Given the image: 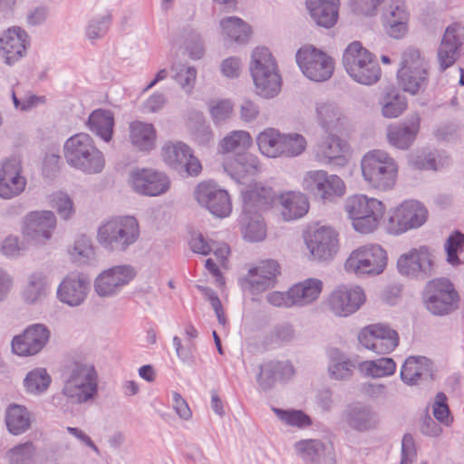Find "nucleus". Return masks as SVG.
Wrapping results in <instances>:
<instances>
[{
	"label": "nucleus",
	"mask_w": 464,
	"mask_h": 464,
	"mask_svg": "<svg viewBox=\"0 0 464 464\" xmlns=\"http://www.w3.org/2000/svg\"><path fill=\"white\" fill-rule=\"evenodd\" d=\"M243 213L245 224L244 237L250 242H259L266 236V227L261 213L268 209L276 199L272 188L261 183H254L242 190Z\"/></svg>",
	"instance_id": "1"
},
{
	"label": "nucleus",
	"mask_w": 464,
	"mask_h": 464,
	"mask_svg": "<svg viewBox=\"0 0 464 464\" xmlns=\"http://www.w3.org/2000/svg\"><path fill=\"white\" fill-rule=\"evenodd\" d=\"M63 155L68 165L86 174L100 173L105 166L102 152L87 133L81 132L70 137L64 142Z\"/></svg>",
	"instance_id": "2"
},
{
	"label": "nucleus",
	"mask_w": 464,
	"mask_h": 464,
	"mask_svg": "<svg viewBox=\"0 0 464 464\" xmlns=\"http://www.w3.org/2000/svg\"><path fill=\"white\" fill-rule=\"evenodd\" d=\"M343 65L348 75L362 85H372L381 77V68L374 55L358 41L351 43L343 54Z\"/></svg>",
	"instance_id": "3"
},
{
	"label": "nucleus",
	"mask_w": 464,
	"mask_h": 464,
	"mask_svg": "<svg viewBox=\"0 0 464 464\" xmlns=\"http://www.w3.org/2000/svg\"><path fill=\"white\" fill-rule=\"evenodd\" d=\"M361 169L364 180L373 188L386 191L394 187L398 166L386 151H369L362 159Z\"/></svg>",
	"instance_id": "4"
},
{
	"label": "nucleus",
	"mask_w": 464,
	"mask_h": 464,
	"mask_svg": "<svg viewBox=\"0 0 464 464\" xmlns=\"http://www.w3.org/2000/svg\"><path fill=\"white\" fill-rule=\"evenodd\" d=\"M140 237L138 221L130 216L119 217L102 225L98 229L97 240L110 251H125Z\"/></svg>",
	"instance_id": "5"
},
{
	"label": "nucleus",
	"mask_w": 464,
	"mask_h": 464,
	"mask_svg": "<svg viewBox=\"0 0 464 464\" xmlns=\"http://www.w3.org/2000/svg\"><path fill=\"white\" fill-rule=\"evenodd\" d=\"M250 72L258 95L272 98L278 94L281 77L267 48L257 47L253 51Z\"/></svg>",
	"instance_id": "6"
},
{
	"label": "nucleus",
	"mask_w": 464,
	"mask_h": 464,
	"mask_svg": "<svg viewBox=\"0 0 464 464\" xmlns=\"http://www.w3.org/2000/svg\"><path fill=\"white\" fill-rule=\"evenodd\" d=\"M345 210L353 221L354 229L367 234L378 227L385 212V207L381 200L374 198L354 195L347 198Z\"/></svg>",
	"instance_id": "7"
},
{
	"label": "nucleus",
	"mask_w": 464,
	"mask_h": 464,
	"mask_svg": "<svg viewBox=\"0 0 464 464\" xmlns=\"http://www.w3.org/2000/svg\"><path fill=\"white\" fill-rule=\"evenodd\" d=\"M397 77L399 85L411 94H416L426 88L429 63L420 50L409 47L402 53Z\"/></svg>",
	"instance_id": "8"
},
{
	"label": "nucleus",
	"mask_w": 464,
	"mask_h": 464,
	"mask_svg": "<svg viewBox=\"0 0 464 464\" xmlns=\"http://www.w3.org/2000/svg\"><path fill=\"white\" fill-rule=\"evenodd\" d=\"M426 309L434 315H446L458 308L459 295L447 278L429 281L422 293Z\"/></svg>",
	"instance_id": "9"
},
{
	"label": "nucleus",
	"mask_w": 464,
	"mask_h": 464,
	"mask_svg": "<svg viewBox=\"0 0 464 464\" xmlns=\"http://www.w3.org/2000/svg\"><path fill=\"white\" fill-rule=\"evenodd\" d=\"M387 266V255L379 245H365L353 250L346 259V271L356 275H380Z\"/></svg>",
	"instance_id": "10"
},
{
	"label": "nucleus",
	"mask_w": 464,
	"mask_h": 464,
	"mask_svg": "<svg viewBox=\"0 0 464 464\" xmlns=\"http://www.w3.org/2000/svg\"><path fill=\"white\" fill-rule=\"evenodd\" d=\"M302 187L304 191L323 202H332L336 197L343 196L345 191L341 178L322 169L307 171L304 176Z\"/></svg>",
	"instance_id": "11"
},
{
	"label": "nucleus",
	"mask_w": 464,
	"mask_h": 464,
	"mask_svg": "<svg viewBox=\"0 0 464 464\" xmlns=\"http://www.w3.org/2000/svg\"><path fill=\"white\" fill-rule=\"evenodd\" d=\"M295 59L302 72L311 81L324 82L334 72L333 58L313 46L300 48Z\"/></svg>",
	"instance_id": "12"
},
{
	"label": "nucleus",
	"mask_w": 464,
	"mask_h": 464,
	"mask_svg": "<svg viewBox=\"0 0 464 464\" xmlns=\"http://www.w3.org/2000/svg\"><path fill=\"white\" fill-rule=\"evenodd\" d=\"M358 341L364 348L375 353L387 354L398 346L399 334L387 324H373L360 331Z\"/></svg>",
	"instance_id": "13"
},
{
	"label": "nucleus",
	"mask_w": 464,
	"mask_h": 464,
	"mask_svg": "<svg viewBox=\"0 0 464 464\" xmlns=\"http://www.w3.org/2000/svg\"><path fill=\"white\" fill-rule=\"evenodd\" d=\"M197 202L218 218H226L232 211L228 192L218 184L206 181L199 183L194 191Z\"/></svg>",
	"instance_id": "14"
},
{
	"label": "nucleus",
	"mask_w": 464,
	"mask_h": 464,
	"mask_svg": "<svg viewBox=\"0 0 464 464\" xmlns=\"http://www.w3.org/2000/svg\"><path fill=\"white\" fill-rule=\"evenodd\" d=\"M165 163L179 173L198 176L202 169L199 160L193 155L191 149L183 142H167L161 149Z\"/></svg>",
	"instance_id": "15"
},
{
	"label": "nucleus",
	"mask_w": 464,
	"mask_h": 464,
	"mask_svg": "<svg viewBox=\"0 0 464 464\" xmlns=\"http://www.w3.org/2000/svg\"><path fill=\"white\" fill-rule=\"evenodd\" d=\"M129 184L140 195L156 197L166 193L170 180L163 172L152 169H135L130 172Z\"/></svg>",
	"instance_id": "16"
},
{
	"label": "nucleus",
	"mask_w": 464,
	"mask_h": 464,
	"mask_svg": "<svg viewBox=\"0 0 464 464\" xmlns=\"http://www.w3.org/2000/svg\"><path fill=\"white\" fill-rule=\"evenodd\" d=\"M426 218L427 210L420 203L407 200L396 208L389 217L387 228L392 234L403 233L420 227Z\"/></svg>",
	"instance_id": "17"
},
{
	"label": "nucleus",
	"mask_w": 464,
	"mask_h": 464,
	"mask_svg": "<svg viewBox=\"0 0 464 464\" xmlns=\"http://www.w3.org/2000/svg\"><path fill=\"white\" fill-rule=\"evenodd\" d=\"M135 276V270L130 265L115 266L102 271L94 280V291L100 297H112L118 295Z\"/></svg>",
	"instance_id": "18"
},
{
	"label": "nucleus",
	"mask_w": 464,
	"mask_h": 464,
	"mask_svg": "<svg viewBox=\"0 0 464 464\" xmlns=\"http://www.w3.org/2000/svg\"><path fill=\"white\" fill-rule=\"evenodd\" d=\"M397 268L402 276L426 279L433 274V256L426 246L411 248L399 257Z\"/></svg>",
	"instance_id": "19"
},
{
	"label": "nucleus",
	"mask_w": 464,
	"mask_h": 464,
	"mask_svg": "<svg viewBox=\"0 0 464 464\" xmlns=\"http://www.w3.org/2000/svg\"><path fill=\"white\" fill-rule=\"evenodd\" d=\"M51 337L49 328L44 324H34L12 340V350L19 356H33L39 353Z\"/></svg>",
	"instance_id": "20"
},
{
	"label": "nucleus",
	"mask_w": 464,
	"mask_h": 464,
	"mask_svg": "<svg viewBox=\"0 0 464 464\" xmlns=\"http://www.w3.org/2000/svg\"><path fill=\"white\" fill-rule=\"evenodd\" d=\"M56 227V217L50 210L32 211L23 222V234L35 244H45Z\"/></svg>",
	"instance_id": "21"
},
{
	"label": "nucleus",
	"mask_w": 464,
	"mask_h": 464,
	"mask_svg": "<svg viewBox=\"0 0 464 464\" xmlns=\"http://www.w3.org/2000/svg\"><path fill=\"white\" fill-rule=\"evenodd\" d=\"M364 301L365 295L361 287L341 285L330 294L327 306L334 315L346 317L359 310Z\"/></svg>",
	"instance_id": "22"
},
{
	"label": "nucleus",
	"mask_w": 464,
	"mask_h": 464,
	"mask_svg": "<svg viewBox=\"0 0 464 464\" xmlns=\"http://www.w3.org/2000/svg\"><path fill=\"white\" fill-rule=\"evenodd\" d=\"M90 291V280L82 274H70L63 278L57 289L58 299L72 307L84 303Z\"/></svg>",
	"instance_id": "23"
},
{
	"label": "nucleus",
	"mask_w": 464,
	"mask_h": 464,
	"mask_svg": "<svg viewBox=\"0 0 464 464\" xmlns=\"http://www.w3.org/2000/svg\"><path fill=\"white\" fill-rule=\"evenodd\" d=\"M21 161L16 157L7 159L0 169V197L5 199L21 194L26 179L21 176Z\"/></svg>",
	"instance_id": "24"
},
{
	"label": "nucleus",
	"mask_w": 464,
	"mask_h": 464,
	"mask_svg": "<svg viewBox=\"0 0 464 464\" xmlns=\"http://www.w3.org/2000/svg\"><path fill=\"white\" fill-rule=\"evenodd\" d=\"M305 244L314 258L327 260L338 251L337 233L332 227H322L307 235Z\"/></svg>",
	"instance_id": "25"
},
{
	"label": "nucleus",
	"mask_w": 464,
	"mask_h": 464,
	"mask_svg": "<svg viewBox=\"0 0 464 464\" xmlns=\"http://www.w3.org/2000/svg\"><path fill=\"white\" fill-rule=\"evenodd\" d=\"M409 13L403 0H392L382 14L385 33L393 39L403 38L409 31Z\"/></svg>",
	"instance_id": "26"
},
{
	"label": "nucleus",
	"mask_w": 464,
	"mask_h": 464,
	"mask_svg": "<svg viewBox=\"0 0 464 464\" xmlns=\"http://www.w3.org/2000/svg\"><path fill=\"white\" fill-rule=\"evenodd\" d=\"M347 148L346 143L336 134L329 133L323 138L314 149V157L321 164L334 163L339 166L345 164L346 160L343 157Z\"/></svg>",
	"instance_id": "27"
},
{
	"label": "nucleus",
	"mask_w": 464,
	"mask_h": 464,
	"mask_svg": "<svg viewBox=\"0 0 464 464\" xmlns=\"http://www.w3.org/2000/svg\"><path fill=\"white\" fill-rule=\"evenodd\" d=\"M225 171L237 182L245 178L255 177L261 170V164L256 155L251 153H237L231 159H227L223 164Z\"/></svg>",
	"instance_id": "28"
},
{
	"label": "nucleus",
	"mask_w": 464,
	"mask_h": 464,
	"mask_svg": "<svg viewBox=\"0 0 464 464\" xmlns=\"http://www.w3.org/2000/svg\"><path fill=\"white\" fill-rule=\"evenodd\" d=\"M27 34L19 27L6 30L0 37V50L8 65L19 60L25 53Z\"/></svg>",
	"instance_id": "29"
},
{
	"label": "nucleus",
	"mask_w": 464,
	"mask_h": 464,
	"mask_svg": "<svg viewBox=\"0 0 464 464\" xmlns=\"http://www.w3.org/2000/svg\"><path fill=\"white\" fill-rule=\"evenodd\" d=\"M401 379L407 385L433 380L432 362L424 356L408 357L401 369Z\"/></svg>",
	"instance_id": "30"
},
{
	"label": "nucleus",
	"mask_w": 464,
	"mask_h": 464,
	"mask_svg": "<svg viewBox=\"0 0 464 464\" xmlns=\"http://www.w3.org/2000/svg\"><path fill=\"white\" fill-rule=\"evenodd\" d=\"M419 130L420 117L414 115L407 121L387 129L388 142L396 149L408 150L414 142Z\"/></svg>",
	"instance_id": "31"
},
{
	"label": "nucleus",
	"mask_w": 464,
	"mask_h": 464,
	"mask_svg": "<svg viewBox=\"0 0 464 464\" xmlns=\"http://www.w3.org/2000/svg\"><path fill=\"white\" fill-rule=\"evenodd\" d=\"M294 374V367L288 362L270 361L260 366L257 382L261 390L266 392L278 380H287Z\"/></svg>",
	"instance_id": "32"
},
{
	"label": "nucleus",
	"mask_w": 464,
	"mask_h": 464,
	"mask_svg": "<svg viewBox=\"0 0 464 464\" xmlns=\"http://www.w3.org/2000/svg\"><path fill=\"white\" fill-rule=\"evenodd\" d=\"M339 0H306V7L317 25L334 26L338 18Z\"/></svg>",
	"instance_id": "33"
},
{
	"label": "nucleus",
	"mask_w": 464,
	"mask_h": 464,
	"mask_svg": "<svg viewBox=\"0 0 464 464\" xmlns=\"http://www.w3.org/2000/svg\"><path fill=\"white\" fill-rule=\"evenodd\" d=\"M316 114L320 126L328 133L341 132L348 123L346 116L333 103L317 104Z\"/></svg>",
	"instance_id": "34"
},
{
	"label": "nucleus",
	"mask_w": 464,
	"mask_h": 464,
	"mask_svg": "<svg viewBox=\"0 0 464 464\" xmlns=\"http://www.w3.org/2000/svg\"><path fill=\"white\" fill-rule=\"evenodd\" d=\"M33 420L32 412L23 405L13 403L5 410L6 429L14 436H19L28 431Z\"/></svg>",
	"instance_id": "35"
},
{
	"label": "nucleus",
	"mask_w": 464,
	"mask_h": 464,
	"mask_svg": "<svg viewBox=\"0 0 464 464\" xmlns=\"http://www.w3.org/2000/svg\"><path fill=\"white\" fill-rule=\"evenodd\" d=\"M458 26L449 25L443 34L438 50V59L441 70L451 66L459 56V48L461 44L457 34Z\"/></svg>",
	"instance_id": "36"
},
{
	"label": "nucleus",
	"mask_w": 464,
	"mask_h": 464,
	"mask_svg": "<svg viewBox=\"0 0 464 464\" xmlns=\"http://www.w3.org/2000/svg\"><path fill=\"white\" fill-rule=\"evenodd\" d=\"M129 139L139 151L149 152L155 147L156 130L151 123L135 121L130 123Z\"/></svg>",
	"instance_id": "37"
},
{
	"label": "nucleus",
	"mask_w": 464,
	"mask_h": 464,
	"mask_svg": "<svg viewBox=\"0 0 464 464\" xmlns=\"http://www.w3.org/2000/svg\"><path fill=\"white\" fill-rule=\"evenodd\" d=\"M282 207L281 215L285 221H291L304 217L309 209L306 196L301 192L289 191L279 198Z\"/></svg>",
	"instance_id": "38"
},
{
	"label": "nucleus",
	"mask_w": 464,
	"mask_h": 464,
	"mask_svg": "<svg viewBox=\"0 0 464 464\" xmlns=\"http://www.w3.org/2000/svg\"><path fill=\"white\" fill-rule=\"evenodd\" d=\"M323 283L316 278H309L295 284L289 289L293 306H304L315 301L322 292Z\"/></svg>",
	"instance_id": "39"
},
{
	"label": "nucleus",
	"mask_w": 464,
	"mask_h": 464,
	"mask_svg": "<svg viewBox=\"0 0 464 464\" xmlns=\"http://www.w3.org/2000/svg\"><path fill=\"white\" fill-rule=\"evenodd\" d=\"M90 130L104 141H110L113 133L114 118L110 111L95 110L88 119Z\"/></svg>",
	"instance_id": "40"
},
{
	"label": "nucleus",
	"mask_w": 464,
	"mask_h": 464,
	"mask_svg": "<svg viewBox=\"0 0 464 464\" xmlns=\"http://www.w3.org/2000/svg\"><path fill=\"white\" fill-rule=\"evenodd\" d=\"M62 392L70 403L83 404L92 401L96 398L98 385L64 381Z\"/></svg>",
	"instance_id": "41"
},
{
	"label": "nucleus",
	"mask_w": 464,
	"mask_h": 464,
	"mask_svg": "<svg viewBox=\"0 0 464 464\" xmlns=\"http://www.w3.org/2000/svg\"><path fill=\"white\" fill-rule=\"evenodd\" d=\"M64 381L98 385L99 377L96 368L92 363L75 361L67 367Z\"/></svg>",
	"instance_id": "42"
},
{
	"label": "nucleus",
	"mask_w": 464,
	"mask_h": 464,
	"mask_svg": "<svg viewBox=\"0 0 464 464\" xmlns=\"http://www.w3.org/2000/svg\"><path fill=\"white\" fill-rule=\"evenodd\" d=\"M48 280L44 273L36 271L28 277V283L23 292V299L26 304L41 303L47 295Z\"/></svg>",
	"instance_id": "43"
},
{
	"label": "nucleus",
	"mask_w": 464,
	"mask_h": 464,
	"mask_svg": "<svg viewBox=\"0 0 464 464\" xmlns=\"http://www.w3.org/2000/svg\"><path fill=\"white\" fill-rule=\"evenodd\" d=\"M222 34L237 44H246L251 34L250 26L237 16L225 17L220 21Z\"/></svg>",
	"instance_id": "44"
},
{
	"label": "nucleus",
	"mask_w": 464,
	"mask_h": 464,
	"mask_svg": "<svg viewBox=\"0 0 464 464\" xmlns=\"http://www.w3.org/2000/svg\"><path fill=\"white\" fill-rule=\"evenodd\" d=\"M282 136L283 133L274 128H267L260 132L256 138L260 152L268 158L282 157Z\"/></svg>",
	"instance_id": "45"
},
{
	"label": "nucleus",
	"mask_w": 464,
	"mask_h": 464,
	"mask_svg": "<svg viewBox=\"0 0 464 464\" xmlns=\"http://www.w3.org/2000/svg\"><path fill=\"white\" fill-rule=\"evenodd\" d=\"M348 424L360 431L374 428L378 423L377 414L366 406H354L347 413Z\"/></svg>",
	"instance_id": "46"
},
{
	"label": "nucleus",
	"mask_w": 464,
	"mask_h": 464,
	"mask_svg": "<svg viewBox=\"0 0 464 464\" xmlns=\"http://www.w3.org/2000/svg\"><path fill=\"white\" fill-rule=\"evenodd\" d=\"M252 145L250 134L246 130H233L218 143V151L222 154L242 153Z\"/></svg>",
	"instance_id": "47"
},
{
	"label": "nucleus",
	"mask_w": 464,
	"mask_h": 464,
	"mask_svg": "<svg viewBox=\"0 0 464 464\" xmlns=\"http://www.w3.org/2000/svg\"><path fill=\"white\" fill-rule=\"evenodd\" d=\"M358 367L366 376L382 378L391 376L395 372L396 362L392 358L382 357L377 360L362 362Z\"/></svg>",
	"instance_id": "48"
},
{
	"label": "nucleus",
	"mask_w": 464,
	"mask_h": 464,
	"mask_svg": "<svg viewBox=\"0 0 464 464\" xmlns=\"http://www.w3.org/2000/svg\"><path fill=\"white\" fill-rule=\"evenodd\" d=\"M294 447L298 456L306 463L317 464L324 457L325 447L320 440H301Z\"/></svg>",
	"instance_id": "49"
},
{
	"label": "nucleus",
	"mask_w": 464,
	"mask_h": 464,
	"mask_svg": "<svg viewBox=\"0 0 464 464\" xmlns=\"http://www.w3.org/2000/svg\"><path fill=\"white\" fill-rule=\"evenodd\" d=\"M51 376L44 368H35L29 372L24 378V386L28 392L41 394L50 386Z\"/></svg>",
	"instance_id": "50"
},
{
	"label": "nucleus",
	"mask_w": 464,
	"mask_h": 464,
	"mask_svg": "<svg viewBox=\"0 0 464 464\" xmlns=\"http://www.w3.org/2000/svg\"><path fill=\"white\" fill-rule=\"evenodd\" d=\"M382 114L386 118H396L402 113L407 107L405 97L401 96L396 90L387 92L382 98Z\"/></svg>",
	"instance_id": "51"
},
{
	"label": "nucleus",
	"mask_w": 464,
	"mask_h": 464,
	"mask_svg": "<svg viewBox=\"0 0 464 464\" xmlns=\"http://www.w3.org/2000/svg\"><path fill=\"white\" fill-rule=\"evenodd\" d=\"M447 261L457 266L464 263V234L456 231L449 237L445 244Z\"/></svg>",
	"instance_id": "52"
},
{
	"label": "nucleus",
	"mask_w": 464,
	"mask_h": 464,
	"mask_svg": "<svg viewBox=\"0 0 464 464\" xmlns=\"http://www.w3.org/2000/svg\"><path fill=\"white\" fill-rule=\"evenodd\" d=\"M35 455V448L31 441L18 444L6 452L9 464H32Z\"/></svg>",
	"instance_id": "53"
},
{
	"label": "nucleus",
	"mask_w": 464,
	"mask_h": 464,
	"mask_svg": "<svg viewBox=\"0 0 464 464\" xmlns=\"http://www.w3.org/2000/svg\"><path fill=\"white\" fill-rule=\"evenodd\" d=\"M70 255L79 265L90 264L95 259L94 248L91 240L86 237H81L75 241Z\"/></svg>",
	"instance_id": "54"
},
{
	"label": "nucleus",
	"mask_w": 464,
	"mask_h": 464,
	"mask_svg": "<svg viewBox=\"0 0 464 464\" xmlns=\"http://www.w3.org/2000/svg\"><path fill=\"white\" fill-rule=\"evenodd\" d=\"M306 147L305 139L298 133L283 134L281 141L282 157L300 155Z\"/></svg>",
	"instance_id": "55"
},
{
	"label": "nucleus",
	"mask_w": 464,
	"mask_h": 464,
	"mask_svg": "<svg viewBox=\"0 0 464 464\" xmlns=\"http://www.w3.org/2000/svg\"><path fill=\"white\" fill-rule=\"evenodd\" d=\"M111 23V15L106 13L91 19L86 27V36L90 40L102 38L108 32Z\"/></svg>",
	"instance_id": "56"
},
{
	"label": "nucleus",
	"mask_w": 464,
	"mask_h": 464,
	"mask_svg": "<svg viewBox=\"0 0 464 464\" xmlns=\"http://www.w3.org/2000/svg\"><path fill=\"white\" fill-rule=\"evenodd\" d=\"M276 415L285 423L291 426L305 427L310 424V418L302 411L282 410L273 408Z\"/></svg>",
	"instance_id": "57"
},
{
	"label": "nucleus",
	"mask_w": 464,
	"mask_h": 464,
	"mask_svg": "<svg viewBox=\"0 0 464 464\" xmlns=\"http://www.w3.org/2000/svg\"><path fill=\"white\" fill-rule=\"evenodd\" d=\"M252 273H258L260 276L266 277L265 285H274L276 282V277L279 274V265L275 260H266L262 261L258 266L251 269ZM256 285H262V283H258L257 281H253ZM264 285V283H263Z\"/></svg>",
	"instance_id": "58"
},
{
	"label": "nucleus",
	"mask_w": 464,
	"mask_h": 464,
	"mask_svg": "<svg viewBox=\"0 0 464 464\" xmlns=\"http://www.w3.org/2000/svg\"><path fill=\"white\" fill-rule=\"evenodd\" d=\"M185 45L190 58L197 60L203 56L205 52L204 44L198 32L189 30L187 33Z\"/></svg>",
	"instance_id": "59"
},
{
	"label": "nucleus",
	"mask_w": 464,
	"mask_h": 464,
	"mask_svg": "<svg viewBox=\"0 0 464 464\" xmlns=\"http://www.w3.org/2000/svg\"><path fill=\"white\" fill-rule=\"evenodd\" d=\"M355 362L350 360L333 361L329 365L330 375L336 380H344L351 377Z\"/></svg>",
	"instance_id": "60"
},
{
	"label": "nucleus",
	"mask_w": 464,
	"mask_h": 464,
	"mask_svg": "<svg viewBox=\"0 0 464 464\" xmlns=\"http://www.w3.org/2000/svg\"><path fill=\"white\" fill-rule=\"evenodd\" d=\"M52 202L53 207L63 219L71 218L73 213L72 201L66 194L62 192L53 194Z\"/></svg>",
	"instance_id": "61"
},
{
	"label": "nucleus",
	"mask_w": 464,
	"mask_h": 464,
	"mask_svg": "<svg viewBox=\"0 0 464 464\" xmlns=\"http://www.w3.org/2000/svg\"><path fill=\"white\" fill-rule=\"evenodd\" d=\"M411 164L418 169H432L438 170L439 166L436 161L434 153L432 152H420L412 155L411 158Z\"/></svg>",
	"instance_id": "62"
},
{
	"label": "nucleus",
	"mask_w": 464,
	"mask_h": 464,
	"mask_svg": "<svg viewBox=\"0 0 464 464\" xmlns=\"http://www.w3.org/2000/svg\"><path fill=\"white\" fill-rule=\"evenodd\" d=\"M196 76L197 71L194 67H181L176 72L174 79L185 92H190L194 87Z\"/></svg>",
	"instance_id": "63"
},
{
	"label": "nucleus",
	"mask_w": 464,
	"mask_h": 464,
	"mask_svg": "<svg viewBox=\"0 0 464 464\" xmlns=\"http://www.w3.org/2000/svg\"><path fill=\"white\" fill-rule=\"evenodd\" d=\"M232 103L228 100H221L210 106V114L216 123H220L230 117Z\"/></svg>",
	"instance_id": "64"
}]
</instances>
